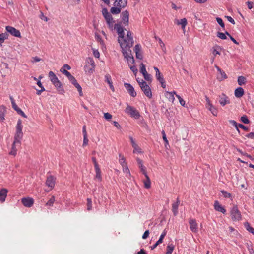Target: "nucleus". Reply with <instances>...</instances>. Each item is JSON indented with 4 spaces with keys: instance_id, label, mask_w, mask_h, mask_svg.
I'll use <instances>...</instances> for the list:
<instances>
[{
    "instance_id": "nucleus-8",
    "label": "nucleus",
    "mask_w": 254,
    "mask_h": 254,
    "mask_svg": "<svg viewBox=\"0 0 254 254\" xmlns=\"http://www.w3.org/2000/svg\"><path fill=\"white\" fill-rule=\"evenodd\" d=\"M232 219L234 221H239L241 219V214L237 206H234L231 210Z\"/></svg>"
},
{
    "instance_id": "nucleus-57",
    "label": "nucleus",
    "mask_w": 254,
    "mask_h": 254,
    "mask_svg": "<svg viewBox=\"0 0 254 254\" xmlns=\"http://www.w3.org/2000/svg\"><path fill=\"white\" fill-rule=\"evenodd\" d=\"M60 71L61 72H62L67 77L68 76H69L70 75V73L69 72H68V71H67L65 69H63V68H62L60 69Z\"/></svg>"
},
{
    "instance_id": "nucleus-2",
    "label": "nucleus",
    "mask_w": 254,
    "mask_h": 254,
    "mask_svg": "<svg viewBox=\"0 0 254 254\" xmlns=\"http://www.w3.org/2000/svg\"><path fill=\"white\" fill-rule=\"evenodd\" d=\"M49 77L51 81L56 88L58 92H59L60 94H63L64 92V90L63 86H62V84L58 79L55 73L53 71H50L49 72Z\"/></svg>"
},
{
    "instance_id": "nucleus-55",
    "label": "nucleus",
    "mask_w": 254,
    "mask_h": 254,
    "mask_svg": "<svg viewBox=\"0 0 254 254\" xmlns=\"http://www.w3.org/2000/svg\"><path fill=\"white\" fill-rule=\"evenodd\" d=\"M165 96L168 98L169 100L172 103H174L175 100V97L172 95H165Z\"/></svg>"
},
{
    "instance_id": "nucleus-27",
    "label": "nucleus",
    "mask_w": 254,
    "mask_h": 254,
    "mask_svg": "<svg viewBox=\"0 0 254 254\" xmlns=\"http://www.w3.org/2000/svg\"><path fill=\"white\" fill-rule=\"evenodd\" d=\"M105 77L106 81L109 84L110 87L111 89L112 90V91L114 92L115 91V89L113 85L111 76L109 74H106Z\"/></svg>"
},
{
    "instance_id": "nucleus-60",
    "label": "nucleus",
    "mask_w": 254,
    "mask_h": 254,
    "mask_svg": "<svg viewBox=\"0 0 254 254\" xmlns=\"http://www.w3.org/2000/svg\"><path fill=\"white\" fill-rule=\"evenodd\" d=\"M225 17L227 19V20L230 22H231L232 24H235V21L231 17V16H225Z\"/></svg>"
},
{
    "instance_id": "nucleus-38",
    "label": "nucleus",
    "mask_w": 254,
    "mask_h": 254,
    "mask_svg": "<svg viewBox=\"0 0 254 254\" xmlns=\"http://www.w3.org/2000/svg\"><path fill=\"white\" fill-rule=\"evenodd\" d=\"M226 35V32L225 33L220 32H218L217 33V36L222 40H225L227 39Z\"/></svg>"
},
{
    "instance_id": "nucleus-42",
    "label": "nucleus",
    "mask_w": 254,
    "mask_h": 254,
    "mask_svg": "<svg viewBox=\"0 0 254 254\" xmlns=\"http://www.w3.org/2000/svg\"><path fill=\"white\" fill-rule=\"evenodd\" d=\"M143 77H144V78L147 81H150L151 82V75L150 74H148L147 73V72L145 73H144V74H142Z\"/></svg>"
},
{
    "instance_id": "nucleus-13",
    "label": "nucleus",
    "mask_w": 254,
    "mask_h": 254,
    "mask_svg": "<svg viewBox=\"0 0 254 254\" xmlns=\"http://www.w3.org/2000/svg\"><path fill=\"white\" fill-rule=\"evenodd\" d=\"M129 12L127 10L124 11L122 13V23L125 26H127L129 23Z\"/></svg>"
},
{
    "instance_id": "nucleus-46",
    "label": "nucleus",
    "mask_w": 254,
    "mask_h": 254,
    "mask_svg": "<svg viewBox=\"0 0 254 254\" xmlns=\"http://www.w3.org/2000/svg\"><path fill=\"white\" fill-rule=\"evenodd\" d=\"M55 201V198L54 196H52L51 198L49 199V200L47 202L46 205H49L50 206H51L53 205L54 202Z\"/></svg>"
},
{
    "instance_id": "nucleus-62",
    "label": "nucleus",
    "mask_w": 254,
    "mask_h": 254,
    "mask_svg": "<svg viewBox=\"0 0 254 254\" xmlns=\"http://www.w3.org/2000/svg\"><path fill=\"white\" fill-rule=\"evenodd\" d=\"M102 12L103 16H105V15H107L110 13L106 8H104L102 9Z\"/></svg>"
},
{
    "instance_id": "nucleus-40",
    "label": "nucleus",
    "mask_w": 254,
    "mask_h": 254,
    "mask_svg": "<svg viewBox=\"0 0 254 254\" xmlns=\"http://www.w3.org/2000/svg\"><path fill=\"white\" fill-rule=\"evenodd\" d=\"M241 121L244 124H249L250 120L248 119L246 115H244L241 118Z\"/></svg>"
},
{
    "instance_id": "nucleus-6",
    "label": "nucleus",
    "mask_w": 254,
    "mask_h": 254,
    "mask_svg": "<svg viewBox=\"0 0 254 254\" xmlns=\"http://www.w3.org/2000/svg\"><path fill=\"white\" fill-rule=\"evenodd\" d=\"M126 112L131 117L135 119H138L140 117L139 113L134 107L127 105L125 110Z\"/></svg>"
},
{
    "instance_id": "nucleus-16",
    "label": "nucleus",
    "mask_w": 254,
    "mask_h": 254,
    "mask_svg": "<svg viewBox=\"0 0 254 254\" xmlns=\"http://www.w3.org/2000/svg\"><path fill=\"white\" fill-rule=\"evenodd\" d=\"M215 67L217 69V71L219 72V73L217 74V76L218 80H219V81H222L227 78V76L224 71L222 70L221 68L217 65H215Z\"/></svg>"
},
{
    "instance_id": "nucleus-44",
    "label": "nucleus",
    "mask_w": 254,
    "mask_h": 254,
    "mask_svg": "<svg viewBox=\"0 0 254 254\" xmlns=\"http://www.w3.org/2000/svg\"><path fill=\"white\" fill-rule=\"evenodd\" d=\"M166 232L165 231V230H164L163 231V232L162 233V234L161 235V236H160V238L157 241L159 243H160V244H161L163 242V240L164 238L165 237V236H166Z\"/></svg>"
},
{
    "instance_id": "nucleus-51",
    "label": "nucleus",
    "mask_w": 254,
    "mask_h": 254,
    "mask_svg": "<svg viewBox=\"0 0 254 254\" xmlns=\"http://www.w3.org/2000/svg\"><path fill=\"white\" fill-rule=\"evenodd\" d=\"M226 34L228 35L230 39L236 44L238 45L239 43L229 34V33L227 31H226Z\"/></svg>"
},
{
    "instance_id": "nucleus-25",
    "label": "nucleus",
    "mask_w": 254,
    "mask_h": 254,
    "mask_svg": "<svg viewBox=\"0 0 254 254\" xmlns=\"http://www.w3.org/2000/svg\"><path fill=\"white\" fill-rule=\"evenodd\" d=\"M12 108L17 112V113L21 115L24 118H27L25 114L17 106L15 103H13Z\"/></svg>"
},
{
    "instance_id": "nucleus-28",
    "label": "nucleus",
    "mask_w": 254,
    "mask_h": 254,
    "mask_svg": "<svg viewBox=\"0 0 254 254\" xmlns=\"http://www.w3.org/2000/svg\"><path fill=\"white\" fill-rule=\"evenodd\" d=\"M8 34L6 32L0 34V47L2 46L4 40L8 39Z\"/></svg>"
},
{
    "instance_id": "nucleus-7",
    "label": "nucleus",
    "mask_w": 254,
    "mask_h": 254,
    "mask_svg": "<svg viewBox=\"0 0 254 254\" xmlns=\"http://www.w3.org/2000/svg\"><path fill=\"white\" fill-rule=\"evenodd\" d=\"M205 99L206 101V108L208 109L214 116H217L218 112V109L212 104L207 96H205Z\"/></svg>"
},
{
    "instance_id": "nucleus-52",
    "label": "nucleus",
    "mask_w": 254,
    "mask_h": 254,
    "mask_svg": "<svg viewBox=\"0 0 254 254\" xmlns=\"http://www.w3.org/2000/svg\"><path fill=\"white\" fill-rule=\"evenodd\" d=\"M92 209V201L90 198L87 199V210H90Z\"/></svg>"
},
{
    "instance_id": "nucleus-43",
    "label": "nucleus",
    "mask_w": 254,
    "mask_h": 254,
    "mask_svg": "<svg viewBox=\"0 0 254 254\" xmlns=\"http://www.w3.org/2000/svg\"><path fill=\"white\" fill-rule=\"evenodd\" d=\"M230 123H231L232 125L235 127L236 130L238 132H240V130L238 128V125L237 122L234 120H230Z\"/></svg>"
},
{
    "instance_id": "nucleus-5",
    "label": "nucleus",
    "mask_w": 254,
    "mask_h": 254,
    "mask_svg": "<svg viewBox=\"0 0 254 254\" xmlns=\"http://www.w3.org/2000/svg\"><path fill=\"white\" fill-rule=\"evenodd\" d=\"M95 67V64L92 58L88 57L86 60V64L84 66L85 71L91 74L93 73Z\"/></svg>"
},
{
    "instance_id": "nucleus-1",
    "label": "nucleus",
    "mask_w": 254,
    "mask_h": 254,
    "mask_svg": "<svg viewBox=\"0 0 254 254\" xmlns=\"http://www.w3.org/2000/svg\"><path fill=\"white\" fill-rule=\"evenodd\" d=\"M122 23L115 24L114 29H116L119 35L118 42L122 49V53L127 62L133 64L134 59L132 55L130 48L134 43L132 32L124 29L121 25Z\"/></svg>"
},
{
    "instance_id": "nucleus-15",
    "label": "nucleus",
    "mask_w": 254,
    "mask_h": 254,
    "mask_svg": "<svg viewBox=\"0 0 254 254\" xmlns=\"http://www.w3.org/2000/svg\"><path fill=\"white\" fill-rule=\"evenodd\" d=\"M124 86L131 97H134L136 96V93L133 87L130 84L125 83H124Z\"/></svg>"
},
{
    "instance_id": "nucleus-33",
    "label": "nucleus",
    "mask_w": 254,
    "mask_h": 254,
    "mask_svg": "<svg viewBox=\"0 0 254 254\" xmlns=\"http://www.w3.org/2000/svg\"><path fill=\"white\" fill-rule=\"evenodd\" d=\"M121 8L119 7H113L110 9V12L113 14H118L121 12Z\"/></svg>"
},
{
    "instance_id": "nucleus-4",
    "label": "nucleus",
    "mask_w": 254,
    "mask_h": 254,
    "mask_svg": "<svg viewBox=\"0 0 254 254\" xmlns=\"http://www.w3.org/2000/svg\"><path fill=\"white\" fill-rule=\"evenodd\" d=\"M139 87L144 94L149 98H151L152 95L151 89L147 83L143 80L136 79Z\"/></svg>"
},
{
    "instance_id": "nucleus-63",
    "label": "nucleus",
    "mask_w": 254,
    "mask_h": 254,
    "mask_svg": "<svg viewBox=\"0 0 254 254\" xmlns=\"http://www.w3.org/2000/svg\"><path fill=\"white\" fill-rule=\"evenodd\" d=\"M238 127L243 129L245 130L248 131L249 130V128L248 127H246L245 126L243 125V124H239L238 125Z\"/></svg>"
},
{
    "instance_id": "nucleus-19",
    "label": "nucleus",
    "mask_w": 254,
    "mask_h": 254,
    "mask_svg": "<svg viewBox=\"0 0 254 254\" xmlns=\"http://www.w3.org/2000/svg\"><path fill=\"white\" fill-rule=\"evenodd\" d=\"M214 209L219 212H221L224 214L226 212V209L222 206L218 201H215L214 204Z\"/></svg>"
},
{
    "instance_id": "nucleus-54",
    "label": "nucleus",
    "mask_w": 254,
    "mask_h": 254,
    "mask_svg": "<svg viewBox=\"0 0 254 254\" xmlns=\"http://www.w3.org/2000/svg\"><path fill=\"white\" fill-rule=\"evenodd\" d=\"M223 196L225 198H231V194L227 191H221Z\"/></svg>"
},
{
    "instance_id": "nucleus-56",
    "label": "nucleus",
    "mask_w": 254,
    "mask_h": 254,
    "mask_svg": "<svg viewBox=\"0 0 254 254\" xmlns=\"http://www.w3.org/2000/svg\"><path fill=\"white\" fill-rule=\"evenodd\" d=\"M159 43L161 48H162V50L163 51H165V50L166 49L165 47V44H164V43L162 42V40L160 38H159Z\"/></svg>"
},
{
    "instance_id": "nucleus-12",
    "label": "nucleus",
    "mask_w": 254,
    "mask_h": 254,
    "mask_svg": "<svg viewBox=\"0 0 254 254\" xmlns=\"http://www.w3.org/2000/svg\"><path fill=\"white\" fill-rule=\"evenodd\" d=\"M190 228L191 231L193 233L198 232V224L194 219H191L189 220Z\"/></svg>"
},
{
    "instance_id": "nucleus-9",
    "label": "nucleus",
    "mask_w": 254,
    "mask_h": 254,
    "mask_svg": "<svg viewBox=\"0 0 254 254\" xmlns=\"http://www.w3.org/2000/svg\"><path fill=\"white\" fill-rule=\"evenodd\" d=\"M69 80L73 84L75 87L77 88L78 91L79 92V94L80 96H82L83 95L82 87L81 86L77 83L76 80L71 74L69 76H67Z\"/></svg>"
},
{
    "instance_id": "nucleus-26",
    "label": "nucleus",
    "mask_w": 254,
    "mask_h": 254,
    "mask_svg": "<svg viewBox=\"0 0 254 254\" xmlns=\"http://www.w3.org/2000/svg\"><path fill=\"white\" fill-rule=\"evenodd\" d=\"M144 176L145 177V180L143 181L144 187L146 189H149L150 188V180L147 174H146V175H144Z\"/></svg>"
},
{
    "instance_id": "nucleus-22",
    "label": "nucleus",
    "mask_w": 254,
    "mask_h": 254,
    "mask_svg": "<svg viewBox=\"0 0 254 254\" xmlns=\"http://www.w3.org/2000/svg\"><path fill=\"white\" fill-rule=\"evenodd\" d=\"M127 5V0H116L114 2V6H118L121 8L125 7Z\"/></svg>"
},
{
    "instance_id": "nucleus-14",
    "label": "nucleus",
    "mask_w": 254,
    "mask_h": 254,
    "mask_svg": "<svg viewBox=\"0 0 254 254\" xmlns=\"http://www.w3.org/2000/svg\"><path fill=\"white\" fill-rule=\"evenodd\" d=\"M56 178L52 175L49 176L47 178L46 185L47 186L49 187L50 189H52L54 188L55 186Z\"/></svg>"
},
{
    "instance_id": "nucleus-21",
    "label": "nucleus",
    "mask_w": 254,
    "mask_h": 254,
    "mask_svg": "<svg viewBox=\"0 0 254 254\" xmlns=\"http://www.w3.org/2000/svg\"><path fill=\"white\" fill-rule=\"evenodd\" d=\"M134 51L136 54V58L138 59H142L143 56L141 52V47L140 45L137 44L134 47Z\"/></svg>"
},
{
    "instance_id": "nucleus-32",
    "label": "nucleus",
    "mask_w": 254,
    "mask_h": 254,
    "mask_svg": "<svg viewBox=\"0 0 254 254\" xmlns=\"http://www.w3.org/2000/svg\"><path fill=\"white\" fill-rule=\"evenodd\" d=\"M246 83V78L243 76H240L238 78V83L240 86L245 84Z\"/></svg>"
},
{
    "instance_id": "nucleus-37",
    "label": "nucleus",
    "mask_w": 254,
    "mask_h": 254,
    "mask_svg": "<svg viewBox=\"0 0 254 254\" xmlns=\"http://www.w3.org/2000/svg\"><path fill=\"white\" fill-rule=\"evenodd\" d=\"M221 47L219 46H216L212 48V53L216 56L217 55H220V53L217 51V49H221Z\"/></svg>"
},
{
    "instance_id": "nucleus-29",
    "label": "nucleus",
    "mask_w": 254,
    "mask_h": 254,
    "mask_svg": "<svg viewBox=\"0 0 254 254\" xmlns=\"http://www.w3.org/2000/svg\"><path fill=\"white\" fill-rule=\"evenodd\" d=\"M154 69L156 71L155 76L156 77L157 80L158 81L160 80H162V79H164V78H163L162 74L161 73V72L159 71V69L157 67L154 66Z\"/></svg>"
},
{
    "instance_id": "nucleus-17",
    "label": "nucleus",
    "mask_w": 254,
    "mask_h": 254,
    "mask_svg": "<svg viewBox=\"0 0 254 254\" xmlns=\"http://www.w3.org/2000/svg\"><path fill=\"white\" fill-rule=\"evenodd\" d=\"M22 204L27 207H31L34 203V200L32 198H23L21 200Z\"/></svg>"
},
{
    "instance_id": "nucleus-30",
    "label": "nucleus",
    "mask_w": 254,
    "mask_h": 254,
    "mask_svg": "<svg viewBox=\"0 0 254 254\" xmlns=\"http://www.w3.org/2000/svg\"><path fill=\"white\" fill-rule=\"evenodd\" d=\"M119 156L120 158L119 161L122 167L127 165L125 157L121 154H119Z\"/></svg>"
},
{
    "instance_id": "nucleus-36",
    "label": "nucleus",
    "mask_w": 254,
    "mask_h": 254,
    "mask_svg": "<svg viewBox=\"0 0 254 254\" xmlns=\"http://www.w3.org/2000/svg\"><path fill=\"white\" fill-rule=\"evenodd\" d=\"M7 191H0V201L2 202L5 201Z\"/></svg>"
},
{
    "instance_id": "nucleus-58",
    "label": "nucleus",
    "mask_w": 254,
    "mask_h": 254,
    "mask_svg": "<svg viewBox=\"0 0 254 254\" xmlns=\"http://www.w3.org/2000/svg\"><path fill=\"white\" fill-rule=\"evenodd\" d=\"M149 230H146L144 234H143L142 235V239H146L148 238V237L149 236Z\"/></svg>"
},
{
    "instance_id": "nucleus-31",
    "label": "nucleus",
    "mask_w": 254,
    "mask_h": 254,
    "mask_svg": "<svg viewBox=\"0 0 254 254\" xmlns=\"http://www.w3.org/2000/svg\"><path fill=\"white\" fill-rule=\"evenodd\" d=\"M174 248V245L173 244L168 245L166 247V254H172Z\"/></svg>"
},
{
    "instance_id": "nucleus-61",
    "label": "nucleus",
    "mask_w": 254,
    "mask_h": 254,
    "mask_svg": "<svg viewBox=\"0 0 254 254\" xmlns=\"http://www.w3.org/2000/svg\"><path fill=\"white\" fill-rule=\"evenodd\" d=\"M114 22L115 21L114 20L109 21V22H107V23L108 25L109 28L111 29L112 30H113V24H114Z\"/></svg>"
},
{
    "instance_id": "nucleus-23",
    "label": "nucleus",
    "mask_w": 254,
    "mask_h": 254,
    "mask_svg": "<svg viewBox=\"0 0 254 254\" xmlns=\"http://www.w3.org/2000/svg\"><path fill=\"white\" fill-rule=\"evenodd\" d=\"M180 201L179 199L177 198V201L172 204V210L173 213L174 215L176 216L178 214V208L179 205Z\"/></svg>"
},
{
    "instance_id": "nucleus-45",
    "label": "nucleus",
    "mask_w": 254,
    "mask_h": 254,
    "mask_svg": "<svg viewBox=\"0 0 254 254\" xmlns=\"http://www.w3.org/2000/svg\"><path fill=\"white\" fill-rule=\"evenodd\" d=\"M216 21L218 22V23L221 26L222 28H224L225 24L223 22L222 19L221 18L217 17L216 18Z\"/></svg>"
},
{
    "instance_id": "nucleus-35",
    "label": "nucleus",
    "mask_w": 254,
    "mask_h": 254,
    "mask_svg": "<svg viewBox=\"0 0 254 254\" xmlns=\"http://www.w3.org/2000/svg\"><path fill=\"white\" fill-rule=\"evenodd\" d=\"M245 227L248 231L252 233L254 235V228L252 227L248 222L245 223Z\"/></svg>"
},
{
    "instance_id": "nucleus-34",
    "label": "nucleus",
    "mask_w": 254,
    "mask_h": 254,
    "mask_svg": "<svg viewBox=\"0 0 254 254\" xmlns=\"http://www.w3.org/2000/svg\"><path fill=\"white\" fill-rule=\"evenodd\" d=\"M96 171V176L95 178L98 179L99 181H101L102 180V176H101V171L99 167L95 168Z\"/></svg>"
},
{
    "instance_id": "nucleus-11",
    "label": "nucleus",
    "mask_w": 254,
    "mask_h": 254,
    "mask_svg": "<svg viewBox=\"0 0 254 254\" xmlns=\"http://www.w3.org/2000/svg\"><path fill=\"white\" fill-rule=\"evenodd\" d=\"M219 103L222 106H224L230 103L229 97L224 93H222L219 96Z\"/></svg>"
},
{
    "instance_id": "nucleus-10",
    "label": "nucleus",
    "mask_w": 254,
    "mask_h": 254,
    "mask_svg": "<svg viewBox=\"0 0 254 254\" xmlns=\"http://www.w3.org/2000/svg\"><path fill=\"white\" fill-rule=\"evenodd\" d=\"M6 30L11 35L16 37H21V34L18 30L10 26H7L5 27Z\"/></svg>"
},
{
    "instance_id": "nucleus-20",
    "label": "nucleus",
    "mask_w": 254,
    "mask_h": 254,
    "mask_svg": "<svg viewBox=\"0 0 254 254\" xmlns=\"http://www.w3.org/2000/svg\"><path fill=\"white\" fill-rule=\"evenodd\" d=\"M136 161L138 165V167L140 169V172L144 175H146L147 174V172L146 171V168L143 165L142 161L139 158H136Z\"/></svg>"
},
{
    "instance_id": "nucleus-59",
    "label": "nucleus",
    "mask_w": 254,
    "mask_h": 254,
    "mask_svg": "<svg viewBox=\"0 0 254 254\" xmlns=\"http://www.w3.org/2000/svg\"><path fill=\"white\" fill-rule=\"evenodd\" d=\"M88 141H89V140L88 139L87 136H84L83 146H85L87 145L88 143Z\"/></svg>"
},
{
    "instance_id": "nucleus-50",
    "label": "nucleus",
    "mask_w": 254,
    "mask_h": 254,
    "mask_svg": "<svg viewBox=\"0 0 254 254\" xmlns=\"http://www.w3.org/2000/svg\"><path fill=\"white\" fill-rule=\"evenodd\" d=\"M4 109L3 108H0V121H3V120L4 119Z\"/></svg>"
},
{
    "instance_id": "nucleus-3",
    "label": "nucleus",
    "mask_w": 254,
    "mask_h": 254,
    "mask_svg": "<svg viewBox=\"0 0 254 254\" xmlns=\"http://www.w3.org/2000/svg\"><path fill=\"white\" fill-rule=\"evenodd\" d=\"M22 125L21 120H18L16 127V132L14 135V143L21 144V140L23 137Z\"/></svg>"
},
{
    "instance_id": "nucleus-53",
    "label": "nucleus",
    "mask_w": 254,
    "mask_h": 254,
    "mask_svg": "<svg viewBox=\"0 0 254 254\" xmlns=\"http://www.w3.org/2000/svg\"><path fill=\"white\" fill-rule=\"evenodd\" d=\"M104 117L107 120H110L112 119V116L109 113H105L104 114Z\"/></svg>"
},
{
    "instance_id": "nucleus-47",
    "label": "nucleus",
    "mask_w": 254,
    "mask_h": 254,
    "mask_svg": "<svg viewBox=\"0 0 254 254\" xmlns=\"http://www.w3.org/2000/svg\"><path fill=\"white\" fill-rule=\"evenodd\" d=\"M104 17L105 18V19L106 21V22L113 20V18L110 13H109V14H108L107 15H105V16H104Z\"/></svg>"
},
{
    "instance_id": "nucleus-24",
    "label": "nucleus",
    "mask_w": 254,
    "mask_h": 254,
    "mask_svg": "<svg viewBox=\"0 0 254 254\" xmlns=\"http://www.w3.org/2000/svg\"><path fill=\"white\" fill-rule=\"evenodd\" d=\"M234 95L237 98H240L244 95V90L242 87H238L235 90Z\"/></svg>"
},
{
    "instance_id": "nucleus-39",
    "label": "nucleus",
    "mask_w": 254,
    "mask_h": 254,
    "mask_svg": "<svg viewBox=\"0 0 254 254\" xmlns=\"http://www.w3.org/2000/svg\"><path fill=\"white\" fill-rule=\"evenodd\" d=\"M140 71L142 74H144L147 72L145 66L142 63H141L140 64Z\"/></svg>"
},
{
    "instance_id": "nucleus-48",
    "label": "nucleus",
    "mask_w": 254,
    "mask_h": 254,
    "mask_svg": "<svg viewBox=\"0 0 254 254\" xmlns=\"http://www.w3.org/2000/svg\"><path fill=\"white\" fill-rule=\"evenodd\" d=\"M123 171L124 173L130 175V171L127 165L123 167Z\"/></svg>"
},
{
    "instance_id": "nucleus-41",
    "label": "nucleus",
    "mask_w": 254,
    "mask_h": 254,
    "mask_svg": "<svg viewBox=\"0 0 254 254\" xmlns=\"http://www.w3.org/2000/svg\"><path fill=\"white\" fill-rule=\"evenodd\" d=\"M161 133L162 134V138L164 142H165V147H166L167 145H168V141L167 139L165 131L164 130H162L161 131Z\"/></svg>"
},
{
    "instance_id": "nucleus-64",
    "label": "nucleus",
    "mask_w": 254,
    "mask_h": 254,
    "mask_svg": "<svg viewBox=\"0 0 254 254\" xmlns=\"http://www.w3.org/2000/svg\"><path fill=\"white\" fill-rule=\"evenodd\" d=\"M248 138L254 139V132H251L246 135Z\"/></svg>"
},
{
    "instance_id": "nucleus-49",
    "label": "nucleus",
    "mask_w": 254,
    "mask_h": 254,
    "mask_svg": "<svg viewBox=\"0 0 254 254\" xmlns=\"http://www.w3.org/2000/svg\"><path fill=\"white\" fill-rule=\"evenodd\" d=\"M129 139H130V142H131L132 147H133V148L134 149H135V148L138 147L137 145L135 143V142H134V141L132 137L130 136Z\"/></svg>"
},
{
    "instance_id": "nucleus-18",
    "label": "nucleus",
    "mask_w": 254,
    "mask_h": 254,
    "mask_svg": "<svg viewBox=\"0 0 254 254\" xmlns=\"http://www.w3.org/2000/svg\"><path fill=\"white\" fill-rule=\"evenodd\" d=\"M174 23L178 25H181L182 29L184 30L187 24V20L186 18H183L180 20L175 19Z\"/></svg>"
}]
</instances>
